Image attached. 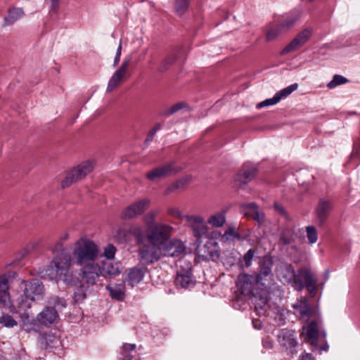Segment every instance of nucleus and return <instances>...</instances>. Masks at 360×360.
<instances>
[{"instance_id": "54", "label": "nucleus", "mask_w": 360, "mask_h": 360, "mask_svg": "<svg viewBox=\"0 0 360 360\" xmlns=\"http://www.w3.org/2000/svg\"><path fill=\"white\" fill-rule=\"evenodd\" d=\"M274 207H275V210L279 214H281V215H283V216H284L285 217H287V212H286L285 210L284 209V207L281 205H280V204H278L277 202H275L274 203Z\"/></svg>"}, {"instance_id": "34", "label": "nucleus", "mask_w": 360, "mask_h": 360, "mask_svg": "<svg viewBox=\"0 0 360 360\" xmlns=\"http://www.w3.org/2000/svg\"><path fill=\"white\" fill-rule=\"evenodd\" d=\"M124 76L121 75L117 72H115L108 81L106 91L110 92L117 88L122 82Z\"/></svg>"}, {"instance_id": "1", "label": "nucleus", "mask_w": 360, "mask_h": 360, "mask_svg": "<svg viewBox=\"0 0 360 360\" xmlns=\"http://www.w3.org/2000/svg\"><path fill=\"white\" fill-rule=\"evenodd\" d=\"M174 228L169 224L156 226L148 236V243L139 250V255L146 264L153 263L162 257H177L186 254L185 243L177 238H170Z\"/></svg>"}, {"instance_id": "42", "label": "nucleus", "mask_w": 360, "mask_h": 360, "mask_svg": "<svg viewBox=\"0 0 360 360\" xmlns=\"http://www.w3.org/2000/svg\"><path fill=\"white\" fill-rule=\"evenodd\" d=\"M49 303L51 305V307H54V309L58 308V309L65 308L67 304L65 299L58 297H51Z\"/></svg>"}, {"instance_id": "4", "label": "nucleus", "mask_w": 360, "mask_h": 360, "mask_svg": "<svg viewBox=\"0 0 360 360\" xmlns=\"http://www.w3.org/2000/svg\"><path fill=\"white\" fill-rule=\"evenodd\" d=\"M276 275L281 283L292 284L297 291L302 290L305 287L312 296L317 292V277L309 268H301L296 274L292 265L284 264L277 270Z\"/></svg>"}, {"instance_id": "35", "label": "nucleus", "mask_w": 360, "mask_h": 360, "mask_svg": "<svg viewBox=\"0 0 360 360\" xmlns=\"http://www.w3.org/2000/svg\"><path fill=\"white\" fill-rule=\"evenodd\" d=\"M190 0H175L174 9L179 15L184 14L188 9Z\"/></svg>"}, {"instance_id": "10", "label": "nucleus", "mask_w": 360, "mask_h": 360, "mask_svg": "<svg viewBox=\"0 0 360 360\" xmlns=\"http://www.w3.org/2000/svg\"><path fill=\"white\" fill-rule=\"evenodd\" d=\"M304 339L309 342L313 347H316L319 338L325 341L326 333L325 330H321L319 323L312 321L307 326L302 328Z\"/></svg>"}, {"instance_id": "40", "label": "nucleus", "mask_w": 360, "mask_h": 360, "mask_svg": "<svg viewBox=\"0 0 360 360\" xmlns=\"http://www.w3.org/2000/svg\"><path fill=\"white\" fill-rule=\"evenodd\" d=\"M307 238L310 244L315 243L318 240V233L316 229L314 226H308L306 227Z\"/></svg>"}, {"instance_id": "15", "label": "nucleus", "mask_w": 360, "mask_h": 360, "mask_svg": "<svg viewBox=\"0 0 360 360\" xmlns=\"http://www.w3.org/2000/svg\"><path fill=\"white\" fill-rule=\"evenodd\" d=\"M278 340L281 346L291 353L295 351L298 345L294 330L287 328L282 329L278 335Z\"/></svg>"}, {"instance_id": "17", "label": "nucleus", "mask_w": 360, "mask_h": 360, "mask_svg": "<svg viewBox=\"0 0 360 360\" xmlns=\"http://www.w3.org/2000/svg\"><path fill=\"white\" fill-rule=\"evenodd\" d=\"M311 35V30L310 29L307 28L302 30L282 50L281 54H286L302 47L308 41Z\"/></svg>"}, {"instance_id": "50", "label": "nucleus", "mask_w": 360, "mask_h": 360, "mask_svg": "<svg viewBox=\"0 0 360 360\" xmlns=\"http://www.w3.org/2000/svg\"><path fill=\"white\" fill-rule=\"evenodd\" d=\"M86 298V293L83 288L74 293V300L76 302H82Z\"/></svg>"}, {"instance_id": "44", "label": "nucleus", "mask_w": 360, "mask_h": 360, "mask_svg": "<svg viewBox=\"0 0 360 360\" xmlns=\"http://www.w3.org/2000/svg\"><path fill=\"white\" fill-rule=\"evenodd\" d=\"M135 344L125 343L122 346V355L124 356L123 360H132V358L127 354L129 352H132L136 349Z\"/></svg>"}, {"instance_id": "26", "label": "nucleus", "mask_w": 360, "mask_h": 360, "mask_svg": "<svg viewBox=\"0 0 360 360\" xmlns=\"http://www.w3.org/2000/svg\"><path fill=\"white\" fill-rule=\"evenodd\" d=\"M300 17V12L298 10H292L286 13L281 27L283 30H290Z\"/></svg>"}, {"instance_id": "25", "label": "nucleus", "mask_w": 360, "mask_h": 360, "mask_svg": "<svg viewBox=\"0 0 360 360\" xmlns=\"http://www.w3.org/2000/svg\"><path fill=\"white\" fill-rule=\"evenodd\" d=\"M293 308L299 311L302 318H309L312 314V309L308 304L306 297H302L300 300H298L297 302L294 304Z\"/></svg>"}, {"instance_id": "58", "label": "nucleus", "mask_w": 360, "mask_h": 360, "mask_svg": "<svg viewBox=\"0 0 360 360\" xmlns=\"http://www.w3.org/2000/svg\"><path fill=\"white\" fill-rule=\"evenodd\" d=\"M300 360H314V359L311 354H305L300 357Z\"/></svg>"}, {"instance_id": "60", "label": "nucleus", "mask_w": 360, "mask_h": 360, "mask_svg": "<svg viewBox=\"0 0 360 360\" xmlns=\"http://www.w3.org/2000/svg\"><path fill=\"white\" fill-rule=\"evenodd\" d=\"M52 4V7L53 8H56L58 6V1L59 0H51Z\"/></svg>"}, {"instance_id": "59", "label": "nucleus", "mask_w": 360, "mask_h": 360, "mask_svg": "<svg viewBox=\"0 0 360 360\" xmlns=\"http://www.w3.org/2000/svg\"><path fill=\"white\" fill-rule=\"evenodd\" d=\"M69 238V234L68 233H64L60 238V240H66Z\"/></svg>"}, {"instance_id": "33", "label": "nucleus", "mask_w": 360, "mask_h": 360, "mask_svg": "<svg viewBox=\"0 0 360 360\" xmlns=\"http://www.w3.org/2000/svg\"><path fill=\"white\" fill-rule=\"evenodd\" d=\"M183 109L188 110L189 108L184 102H179L164 110L161 115L165 117H169Z\"/></svg>"}, {"instance_id": "39", "label": "nucleus", "mask_w": 360, "mask_h": 360, "mask_svg": "<svg viewBox=\"0 0 360 360\" xmlns=\"http://www.w3.org/2000/svg\"><path fill=\"white\" fill-rule=\"evenodd\" d=\"M0 324L6 328H13L18 322L11 315L4 314L0 316Z\"/></svg>"}, {"instance_id": "37", "label": "nucleus", "mask_w": 360, "mask_h": 360, "mask_svg": "<svg viewBox=\"0 0 360 360\" xmlns=\"http://www.w3.org/2000/svg\"><path fill=\"white\" fill-rule=\"evenodd\" d=\"M167 213L172 217L179 219L181 221H186V217H190L189 214H184L179 208L176 207H169L167 210Z\"/></svg>"}, {"instance_id": "27", "label": "nucleus", "mask_w": 360, "mask_h": 360, "mask_svg": "<svg viewBox=\"0 0 360 360\" xmlns=\"http://www.w3.org/2000/svg\"><path fill=\"white\" fill-rule=\"evenodd\" d=\"M331 209V204L328 200H321L316 210V217L320 224H323L326 219Z\"/></svg>"}, {"instance_id": "5", "label": "nucleus", "mask_w": 360, "mask_h": 360, "mask_svg": "<svg viewBox=\"0 0 360 360\" xmlns=\"http://www.w3.org/2000/svg\"><path fill=\"white\" fill-rule=\"evenodd\" d=\"M238 287L244 295H248L252 299H255V309L259 313L264 311V307L267 304L268 300L263 296L259 297V302H257V296L255 295L254 290L255 285H261V283L257 281L256 276L250 274H240L238 278Z\"/></svg>"}, {"instance_id": "14", "label": "nucleus", "mask_w": 360, "mask_h": 360, "mask_svg": "<svg viewBox=\"0 0 360 360\" xmlns=\"http://www.w3.org/2000/svg\"><path fill=\"white\" fill-rule=\"evenodd\" d=\"M59 315L54 307H46L37 316V321L39 325L49 328L58 323Z\"/></svg>"}, {"instance_id": "31", "label": "nucleus", "mask_w": 360, "mask_h": 360, "mask_svg": "<svg viewBox=\"0 0 360 360\" xmlns=\"http://www.w3.org/2000/svg\"><path fill=\"white\" fill-rule=\"evenodd\" d=\"M39 342L42 348L45 349H51L54 347L56 336L51 333H41L39 336Z\"/></svg>"}, {"instance_id": "53", "label": "nucleus", "mask_w": 360, "mask_h": 360, "mask_svg": "<svg viewBox=\"0 0 360 360\" xmlns=\"http://www.w3.org/2000/svg\"><path fill=\"white\" fill-rule=\"evenodd\" d=\"M122 53V41H120L116 54L113 61V66H117L120 60V56Z\"/></svg>"}, {"instance_id": "16", "label": "nucleus", "mask_w": 360, "mask_h": 360, "mask_svg": "<svg viewBox=\"0 0 360 360\" xmlns=\"http://www.w3.org/2000/svg\"><path fill=\"white\" fill-rule=\"evenodd\" d=\"M198 255L204 261H214L219 257V246L217 242L207 241L202 248L198 249Z\"/></svg>"}, {"instance_id": "21", "label": "nucleus", "mask_w": 360, "mask_h": 360, "mask_svg": "<svg viewBox=\"0 0 360 360\" xmlns=\"http://www.w3.org/2000/svg\"><path fill=\"white\" fill-rule=\"evenodd\" d=\"M257 169L254 165H245L243 170L234 177V179L240 184H246L254 178Z\"/></svg>"}, {"instance_id": "61", "label": "nucleus", "mask_w": 360, "mask_h": 360, "mask_svg": "<svg viewBox=\"0 0 360 360\" xmlns=\"http://www.w3.org/2000/svg\"><path fill=\"white\" fill-rule=\"evenodd\" d=\"M328 348V346L326 345V347H323V348H321V350H326Z\"/></svg>"}, {"instance_id": "32", "label": "nucleus", "mask_w": 360, "mask_h": 360, "mask_svg": "<svg viewBox=\"0 0 360 360\" xmlns=\"http://www.w3.org/2000/svg\"><path fill=\"white\" fill-rule=\"evenodd\" d=\"M191 179V176H187L176 180L175 182L168 186L165 191L166 194L174 192L176 189L183 188L188 184Z\"/></svg>"}, {"instance_id": "6", "label": "nucleus", "mask_w": 360, "mask_h": 360, "mask_svg": "<svg viewBox=\"0 0 360 360\" xmlns=\"http://www.w3.org/2000/svg\"><path fill=\"white\" fill-rule=\"evenodd\" d=\"M120 274V269L118 262H115L114 259H103L98 262V269L94 275L89 276L85 283L92 286L96 284L100 276H115Z\"/></svg>"}, {"instance_id": "12", "label": "nucleus", "mask_w": 360, "mask_h": 360, "mask_svg": "<svg viewBox=\"0 0 360 360\" xmlns=\"http://www.w3.org/2000/svg\"><path fill=\"white\" fill-rule=\"evenodd\" d=\"M273 259L270 257H264L259 265V272L256 275L257 281L261 283V286L266 288L268 284L273 281L272 274Z\"/></svg>"}, {"instance_id": "7", "label": "nucleus", "mask_w": 360, "mask_h": 360, "mask_svg": "<svg viewBox=\"0 0 360 360\" xmlns=\"http://www.w3.org/2000/svg\"><path fill=\"white\" fill-rule=\"evenodd\" d=\"M118 239L125 243H131L133 241L137 245H141L146 240L148 241V233H146L144 228L140 224H131L128 228L120 229L117 231Z\"/></svg>"}, {"instance_id": "62", "label": "nucleus", "mask_w": 360, "mask_h": 360, "mask_svg": "<svg viewBox=\"0 0 360 360\" xmlns=\"http://www.w3.org/2000/svg\"><path fill=\"white\" fill-rule=\"evenodd\" d=\"M0 360H5L4 358H3V356H0Z\"/></svg>"}, {"instance_id": "30", "label": "nucleus", "mask_w": 360, "mask_h": 360, "mask_svg": "<svg viewBox=\"0 0 360 360\" xmlns=\"http://www.w3.org/2000/svg\"><path fill=\"white\" fill-rule=\"evenodd\" d=\"M241 239V236L236 230L233 226H229L220 238V241L223 244H226L235 240Z\"/></svg>"}, {"instance_id": "57", "label": "nucleus", "mask_w": 360, "mask_h": 360, "mask_svg": "<svg viewBox=\"0 0 360 360\" xmlns=\"http://www.w3.org/2000/svg\"><path fill=\"white\" fill-rule=\"evenodd\" d=\"M10 300L8 291L6 293H4L3 295L0 296V302L6 304Z\"/></svg>"}, {"instance_id": "46", "label": "nucleus", "mask_w": 360, "mask_h": 360, "mask_svg": "<svg viewBox=\"0 0 360 360\" xmlns=\"http://www.w3.org/2000/svg\"><path fill=\"white\" fill-rule=\"evenodd\" d=\"M255 255V250L254 249H250L243 256V262L246 267H250L252 264L254 256Z\"/></svg>"}, {"instance_id": "2", "label": "nucleus", "mask_w": 360, "mask_h": 360, "mask_svg": "<svg viewBox=\"0 0 360 360\" xmlns=\"http://www.w3.org/2000/svg\"><path fill=\"white\" fill-rule=\"evenodd\" d=\"M75 264L80 266L79 275L85 281L98 269V258L101 256L98 245L86 237H82L74 244L72 250Z\"/></svg>"}, {"instance_id": "9", "label": "nucleus", "mask_w": 360, "mask_h": 360, "mask_svg": "<svg viewBox=\"0 0 360 360\" xmlns=\"http://www.w3.org/2000/svg\"><path fill=\"white\" fill-rule=\"evenodd\" d=\"M186 223L191 229L193 236L199 245L202 242V239L207 236V222L204 217L200 215H190V217H186Z\"/></svg>"}, {"instance_id": "23", "label": "nucleus", "mask_w": 360, "mask_h": 360, "mask_svg": "<svg viewBox=\"0 0 360 360\" xmlns=\"http://www.w3.org/2000/svg\"><path fill=\"white\" fill-rule=\"evenodd\" d=\"M176 284L183 288H186L193 284L191 268L178 272L176 278Z\"/></svg>"}, {"instance_id": "52", "label": "nucleus", "mask_w": 360, "mask_h": 360, "mask_svg": "<svg viewBox=\"0 0 360 360\" xmlns=\"http://www.w3.org/2000/svg\"><path fill=\"white\" fill-rule=\"evenodd\" d=\"M160 124H156L152 129L150 130V131L148 134L147 138L146 139V142H150L153 141L156 132L160 130Z\"/></svg>"}, {"instance_id": "38", "label": "nucleus", "mask_w": 360, "mask_h": 360, "mask_svg": "<svg viewBox=\"0 0 360 360\" xmlns=\"http://www.w3.org/2000/svg\"><path fill=\"white\" fill-rule=\"evenodd\" d=\"M347 82L348 79L346 77L340 75H335L333 77L332 80L328 83L327 87L330 89H332L339 85L346 84Z\"/></svg>"}, {"instance_id": "56", "label": "nucleus", "mask_w": 360, "mask_h": 360, "mask_svg": "<svg viewBox=\"0 0 360 360\" xmlns=\"http://www.w3.org/2000/svg\"><path fill=\"white\" fill-rule=\"evenodd\" d=\"M280 241L283 245H289L292 242V238L290 237H288L285 236L284 233L282 234L280 237Z\"/></svg>"}, {"instance_id": "41", "label": "nucleus", "mask_w": 360, "mask_h": 360, "mask_svg": "<svg viewBox=\"0 0 360 360\" xmlns=\"http://www.w3.org/2000/svg\"><path fill=\"white\" fill-rule=\"evenodd\" d=\"M287 31L286 30H283L281 27V24L278 27H274L269 30L266 33V38L268 41H271L275 39L282 32Z\"/></svg>"}, {"instance_id": "29", "label": "nucleus", "mask_w": 360, "mask_h": 360, "mask_svg": "<svg viewBox=\"0 0 360 360\" xmlns=\"http://www.w3.org/2000/svg\"><path fill=\"white\" fill-rule=\"evenodd\" d=\"M106 289L109 291L112 299L122 301L125 296V287L123 283L115 284L114 285H108Z\"/></svg>"}, {"instance_id": "45", "label": "nucleus", "mask_w": 360, "mask_h": 360, "mask_svg": "<svg viewBox=\"0 0 360 360\" xmlns=\"http://www.w3.org/2000/svg\"><path fill=\"white\" fill-rule=\"evenodd\" d=\"M278 102H279V101L278 100L276 96L274 95L272 98H267V99H266V100L259 103L257 105V108H264V107H268V106H270V105H275V104L278 103Z\"/></svg>"}, {"instance_id": "55", "label": "nucleus", "mask_w": 360, "mask_h": 360, "mask_svg": "<svg viewBox=\"0 0 360 360\" xmlns=\"http://www.w3.org/2000/svg\"><path fill=\"white\" fill-rule=\"evenodd\" d=\"M263 347L266 349H272L273 348V341L269 338L263 339L262 340Z\"/></svg>"}, {"instance_id": "11", "label": "nucleus", "mask_w": 360, "mask_h": 360, "mask_svg": "<svg viewBox=\"0 0 360 360\" xmlns=\"http://www.w3.org/2000/svg\"><path fill=\"white\" fill-rule=\"evenodd\" d=\"M150 200L148 198H142L131 203L121 212L122 219L136 218L141 215L150 206Z\"/></svg>"}, {"instance_id": "47", "label": "nucleus", "mask_w": 360, "mask_h": 360, "mask_svg": "<svg viewBox=\"0 0 360 360\" xmlns=\"http://www.w3.org/2000/svg\"><path fill=\"white\" fill-rule=\"evenodd\" d=\"M8 289V276L6 274L0 276V292L6 293Z\"/></svg>"}, {"instance_id": "51", "label": "nucleus", "mask_w": 360, "mask_h": 360, "mask_svg": "<svg viewBox=\"0 0 360 360\" xmlns=\"http://www.w3.org/2000/svg\"><path fill=\"white\" fill-rule=\"evenodd\" d=\"M51 251L53 254H56L59 252V254L63 251H66V250L63 247V242L61 240L58 241L56 244L51 248Z\"/></svg>"}, {"instance_id": "49", "label": "nucleus", "mask_w": 360, "mask_h": 360, "mask_svg": "<svg viewBox=\"0 0 360 360\" xmlns=\"http://www.w3.org/2000/svg\"><path fill=\"white\" fill-rule=\"evenodd\" d=\"M131 58L129 57L125 58L120 68L115 71L120 74L121 75L124 76L127 74L128 66L130 63Z\"/></svg>"}, {"instance_id": "36", "label": "nucleus", "mask_w": 360, "mask_h": 360, "mask_svg": "<svg viewBox=\"0 0 360 360\" xmlns=\"http://www.w3.org/2000/svg\"><path fill=\"white\" fill-rule=\"evenodd\" d=\"M298 87L297 84H292L276 93L278 100L280 101L282 98L287 97Z\"/></svg>"}, {"instance_id": "28", "label": "nucleus", "mask_w": 360, "mask_h": 360, "mask_svg": "<svg viewBox=\"0 0 360 360\" xmlns=\"http://www.w3.org/2000/svg\"><path fill=\"white\" fill-rule=\"evenodd\" d=\"M226 210H223L212 214L207 219V223L213 227H222L226 223Z\"/></svg>"}, {"instance_id": "48", "label": "nucleus", "mask_w": 360, "mask_h": 360, "mask_svg": "<svg viewBox=\"0 0 360 360\" xmlns=\"http://www.w3.org/2000/svg\"><path fill=\"white\" fill-rule=\"evenodd\" d=\"M131 58L129 57L125 58L120 68L115 71L120 74L121 75L124 76L127 74L128 66L130 63Z\"/></svg>"}, {"instance_id": "20", "label": "nucleus", "mask_w": 360, "mask_h": 360, "mask_svg": "<svg viewBox=\"0 0 360 360\" xmlns=\"http://www.w3.org/2000/svg\"><path fill=\"white\" fill-rule=\"evenodd\" d=\"M147 268L141 266H136L129 269L126 281L127 285L134 287L139 284L143 280Z\"/></svg>"}, {"instance_id": "63", "label": "nucleus", "mask_w": 360, "mask_h": 360, "mask_svg": "<svg viewBox=\"0 0 360 360\" xmlns=\"http://www.w3.org/2000/svg\"><path fill=\"white\" fill-rule=\"evenodd\" d=\"M308 1H310V2H311V1H313L314 0H308Z\"/></svg>"}, {"instance_id": "19", "label": "nucleus", "mask_w": 360, "mask_h": 360, "mask_svg": "<svg viewBox=\"0 0 360 360\" xmlns=\"http://www.w3.org/2000/svg\"><path fill=\"white\" fill-rule=\"evenodd\" d=\"M44 292V285L39 281L34 280L25 285L24 294L27 299L32 301L39 300L43 297Z\"/></svg>"}, {"instance_id": "13", "label": "nucleus", "mask_w": 360, "mask_h": 360, "mask_svg": "<svg viewBox=\"0 0 360 360\" xmlns=\"http://www.w3.org/2000/svg\"><path fill=\"white\" fill-rule=\"evenodd\" d=\"M181 167H175L174 162H169L157 167L148 172L146 176L150 181H155L169 175L175 174L181 170Z\"/></svg>"}, {"instance_id": "43", "label": "nucleus", "mask_w": 360, "mask_h": 360, "mask_svg": "<svg viewBox=\"0 0 360 360\" xmlns=\"http://www.w3.org/2000/svg\"><path fill=\"white\" fill-rule=\"evenodd\" d=\"M116 251L117 249L112 244H108L101 255H103L105 257V259H114Z\"/></svg>"}, {"instance_id": "3", "label": "nucleus", "mask_w": 360, "mask_h": 360, "mask_svg": "<svg viewBox=\"0 0 360 360\" xmlns=\"http://www.w3.org/2000/svg\"><path fill=\"white\" fill-rule=\"evenodd\" d=\"M71 267V255L63 251L54 257L50 264L41 272V277L48 280L61 278L68 286H81L79 277Z\"/></svg>"}, {"instance_id": "18", "label": "nucleus", "mask_w": 360, "mask_h": 360, "mask_svg": "<svg viewBox=\"0 0 360 360\" xmlns=\"http://www.w3.org/2000/svg\"><path fill=\"white\" fill-rule=\"evenodd\" d=\"M240 212L247 217H252L259 224H262L265 220L264 213L259 210L258 205L255 202L241 205Z\"/></svg>"}, {"instance_id": "8", "label": "nucleus", "mask_w": 360, "mask_h": 360, "mask_svg": "<svg viewBox=\"0 0 360 360\" xmlns=\"http://www.w3.org/2000/svg\"><path fill=\"white\" fill-rule=\"evenodd\" d=\"M94 160H86L80 163L77 167L72 169L62 181L61 186L63 188L69 187L72 184L84 179L94 167Z\"/></svg>"}, {"instance_id": "22", "label": "nucleus", "mask_w": 360, "mask_h": 360, "mask_svg": "<svg viewBox=\"0 0 360 360\" xmlns=\"http://www.w3.org/2000/svg\"><path fill=\"white\" fill-rule=\"evenodd\" d=\"M158 210H152L148 212L143 217V221L148 228V236L151 234L156 228V226L160 224H165V223L155 222L156 218L159 214Z\"/></svg>"}, {"instance_id": "24", "label": "nucleus", "mask_w": 360, "mask_h": 360, "mask_svg": "<svg viewBox=\"0 0 360 360\" xmlns=\"http://www.w3.org/2000/svg\"><path fill=\"white\" fill-rule=\"evenodd\" d=\"M24 15V12L20 8H13L8 11V14L4 17L3 26H9L14 24Z\"/></svg>"}]
</instances>
